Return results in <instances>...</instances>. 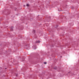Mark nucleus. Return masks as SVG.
Instances as JSON below:
<instances>
[{"mask_svg": "<svg viewBox=\"0 0 79 79\" xmlns=\"http://www.w3.org/2000/svg\"><path fill=\"white\" fill-rule=\"evenodd\" d=\"M27 6H29V5L28 4H27Z\"/></svg>", "mask_w": 79, "mask_h": 79, "instance_id": "5", "label": "nucleus"}, {"mask_svg": "<svg viewBox=\"0 0 79 79\" xmlns=\"http://www.w3.org/2000/svg\"><path fill=\"white\" fill-rule=\"evenodd\" d=\"M33 48L34 50H35L36 49V46H33Z\"/></svg>", "mask_w": 79, "mask_h": 79, "instance_id": "2", "label": "nucleus"}, {"mask_svg": "<svg viewBox=\"0 0 79 79\" xmlns=\"http://www.w3.org/2000/svg\"><path fill=\"white\" fill-rule=\"evenodd\" d=\"M33 31H34V32H35V30H33Z\"/></svg>", "mask_w": 79, "mask_h": 79, "instance_id": "6", "label": "nucleus"}, {"mask_svg": "<svg viewBox=\"0 0 79 79\" xmlns=\"http://www.w3.org/2000/svg\"><path fill=\"white\" fill-rule=\"evenodd\" d=\"M16 76H17V75H16Z\"/></svg>", "mask_w": 79, "mask_h": 79, "instance_id": "9", "label": "nucleus"}, {"mask_svg": "<svg viewBox=\"0 0 79 79\" xmlns=\"http://www.w3.org/2000/svg\"><path fill=\"white\" fill-rule=\"evenodd\" d=\"M44 63L45 64H47V62H44Z\"/></svg>", "mask_w": 79, "mask_h": 79, "instance_id": "4", "label": "nucleus"}, {"mask_svg": "<svg viewBox=\"0 0 79 79\" xmlns=\"http://www.w3.org/2000/svg\"><path fill=\"white\" fill-rule=\"evenodd\" d=\"M5 69H6V68Z\"/></svg>", "mask_w": 79, "mask_h": 79, "instance_id": "8", "label": "nucleus"}, {"mask_svg": "<svg viewBox=\"0 0 79 79\" xmlns=\"http://www.w3.org/2000/svg\"><path fill=\"white\" fill-rule=\"evenodd\" d=\"M36 43H40V41H36Z\"/></svg>", "mask_w": 79, "mask_h": 79, "instance_id": "3", "label": "nucleus"}, {"mask_svg": "<svg viewBox=\"0 0 79 79\" xmlns=\"http://www.w3.org/2000/svg\"><path fill=\"white\" fill-rule=\"evenodd\" d=\"M10 30L11 31H13V27H12L10 28Z\"/></svg>", "mask_w": 79, "mask_h": 79, "instance_id": "1", "label": "nucleus"}, {"mask_svg": "<svg viewBox=\"0 0 79 79\" xmlns=\"http://www.w3.org/2000/svg\"><path fill=\"white\" fill-rule=\"evenodd\" d=\"M23 6H24V7H25V5H24Z\"/></svg>", "mask_w": 79, "mask_h": 79, "instance_id": "7", "label": "nucleus"}]
</instances>
